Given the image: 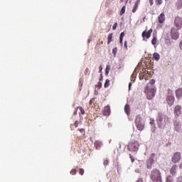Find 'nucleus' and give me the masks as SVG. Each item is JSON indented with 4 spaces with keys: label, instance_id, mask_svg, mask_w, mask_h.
Segmentation results:
<instances>
[{
    "label": "nucleus",
    "instance_id": "obj_38",
    "mask_svg": "<svg viewBox=\"0 0 182 182\" xmlns=\"http://www.w3.org/2000/svg\"><path fill=\"white\" fill-rule=\"evenodd\" d=\"M74 126H75V127H79V121H75Z\"/></svg>",
    "mask_w": 182,
    "mask_h": 182
},
{
    "label": "nucleus",
    "instance_id": "obj_15",
    "mask_svg": "<svg viewBox=\"0 0 182 182\" xmlns=\"http://www.w3.org/2000/svg\"><path fill=\"white\" fill-rule=\"evenodd\" d=\"M171 174L175 177L176 174H177V165H173L171 168Z\"/></svg>",
    "mask_w": 182,
    "mask_h": 182
},
{
    "label": "nucleus",
    "instance_id": "obj_4",
    "mask_svg": "<svg viewBox=\"0 0 182 182\" xmlns=\"http://www.w3.org/2000/svg\"><path fill=\"white\" fill-rule=\"evenodd\" d=\"M174 25L176 29L180 30L182 28V18L180 16H176L174 20Z\"/></svg>",
    "mask_w": 182,
    "mask_h": 182
},
{
    "label": "nucleus",
    "instance_id": "obj_18",
    "mask_svg": "<svg viewBox=\"0 0 182 182\" xmlns=\"http://www.w3.org/2000/svg\"><path fill=\"white\" fill-rule=\"evenodd\" d=\"M151 43L152 45H154V46L155 45H157V34H153V38L151 40Z\"/></svg>",
    "mask_w": 182,
    "mask_h": 182
},
{
    "label": "nucleus",
    "instance_id": "obj_16",
    "mask_svg": "<svg viewBox=\"0 0 182 182\" xmlns=\"http://www.w3.org/2000/svg\"><path fill=\"white\" fill-rule=\"evenodd\" d=\"M176 96L177 99H180V97H182V88H178L176 91Z\"/></svg>",
    "mask_w": 182,
    "mask_h": 182
},
{
    "label": "nucleus",
    "instance_id": "obj_13",
    "mask_svg": "<svg viewBox=\"0 0 182 182\" xmlns=\"http://www.w3.org/2000/svg\"><path fill=\"white\" fill-rule=\"evenodd\" d=\"M139 5H140V0H136L133 6L132 13L136 14L137 12V8H139Z\"/></svg>",
    "mask_w": 182,
    "mask_h": 182
},
{
    "label": "nucleus",
    "instance_id": "obj_22",
    "mask_svg": "<svg viewBox=\"0 0 182 182\" xmlns=\"http://www.w3.org/2000/svg\"><path fill=\"white\" fill-rule=\"evenodd\" d=\"M153 58L155 60H159L160 59V55L157 53H154Z\"/></svg>",
    "mask_w": 182,
    "mask_h": 182
},
{
    "label": "nucleus",
    "instance_id": "obj_51",
    "mask_svg": "<svg viewBox=\"0 0 182 182\" xmlns=\"http://www.w3.org/2000/svg\"><path fill=\"white\" fill-rule=\"evenodd\" d=\"M135 173H140V170L136 169V170H135Z\"/></svg>",
    "mask_w": 182,
    "mask_h": 182
},
{
    "label": "nucleus",
    "instance_id": "obj_25",
    "mask_svg": "<svg viewBox=\"0 0 182 182\" xmlns=\"http://www.w3.org/2000/svg\"><path fill=\"white\" fill-rule=\"evenodd\" d=\"M126 12V6H122L121 11H120V15L121 16Z\"/></svg>",
    "mask_w": 182,
    "mask_h": 182
},
{
    "label": "nucleus",
    "instance_id": "obj_1",
    "mask_svg": "<svg viewBox=\"0 0 182 182\" xmlns=\"http://www.w3.org/2000/svg\"><path fill=\"white\" fill-rule=\"evenodd\" d=\"M139 141H131L128 144V150L131 153H137L139 151Z\"/></svg>",
    "mask_w": 182,
    "mask_h": 182
},
{
    "label": "nucleus",
    "instance_id": "obj_20",
    "mask_svg": "<svg viewBox=\"0 0 182 182\" xmlns=\"http://www.w3.org/2000/svg\"><path fill=\"white\" fill-rule=\"evenodd\" d=\"M107 45H110L111 42L113 41V33H110L107 37Z\"/></svg>",
    "mask_w": 182,
    "mask_h": 182
},
{
    "label": "nucleus",
    "instance_id": "obj_44",
    "mask_svg": "<svg viewBox=\"0 0 182 182\" xmlns=\"http://www.w3.org/2000/svg\"><path fill=\"white\" fill-rule=\"evenodd\" d=\"M136 182H143V178H139Z\"/></svg>",
    "mask_w": 182,
    "mask_h": 182
},
{
    "label": "nucleus",
    "instance_id": "obj_17",
    "mask_svg": "<svg viewBox=\"0 0 182 182\" xmlns=\"http://www.w3.org/2000/svg\"><path fill=\"white\" fill-rule=\"evenodd\" d=\"M102 146H103V143H102V141H96L95 142V146L96 147L97 150H99Z\"/></svg>",
    "mask_w": 182,
    "mask_h": 182
},
{
    "label": "nucleus",
    "instance_id": "obj_8",
    "mask_svg": "<svg viewBox=\"0 0 182 182\" xmlns=\"http://www.w3.org/2000/svg\"><path fill=\"white\" fill-rule=\"evenodd\" d=\"M181 160V154L180 152H176L173 154L172 158V163L176 164Z\"/></svg>",
    "mask_w": 182,
    "mask_h": 182
},
{
    "label": "nucleus",
    "instance_id": "obj_33",
    "mask_svg": "<svg viewBox=\"0 0 182 182\" xmlns=\"http://www.w3.org/2000/svg\"><path fill=\"white\" fill-rule=\"evenodd\" d=\"M78 130H79V132L81 133V134H82V136H85V129H78Z\"/></svg>",
    "mask_w": 182,
    "mask_h": 182
},
{
    "label": "nucleus",
    "instance_id": "obj_32",
    "mask_svg": "<svg viewBox=\"0 0 182 182\" xmlns=\"http://www.w3.org/2000/svg\"><path fill=\"white\" fill-rule=\"evenodd\" d=\"M154 119H151L150 124L151 126H153L154 127H156V124H154Z\"/></svg>",
    "mask_w": 182,
    "mask_h": 182
},
{
    "label": "nucleus",
    "instance_id": "obj_47",
    "mask_svg": "<svg viewBox=\"0 0 182 182\" xmlns=\"http://www.w3.org/2000/svg\"><path fill=\"white\" fill-rule=\"evenodd\" d=\"M77 107L75 109L74 114H77Z\"/></svg>",
    "mask_w": 182,
    "mask_h": 182
},
{
    "label": "nucleus",
    "instance_id": "obj_27",
    "mask_svg": "<svg viewBox=\"0 0 182 182\" xmlns=\"http://www.w3.org/2000/svg\"><path fill=\"white\" fill-rule=\"evenodd\" d=\"M77 109H79L81 114H85V112L83 107H77Z\"/></svg>",
    "mask_w": 182,
    "mask_h": 182
},
{
    "label": "nucleus",
    "instance_id": "obj_43",
    "mask_svg": "<svg viewBox=\"0 0 182 182\" xmlns=\"http://www.w3.org/2000/svg\"><path fill=\"white\" fill-rule=\"evenodd\" d=\"M124 46L125 49L127 50V49H128L127 48V41L124 42Z\"/></svg>",
    "mask_w": 182,
    "mask_h": 182
},
{
    "label": "nucleus",
    "instance_id": "obj_39",
    "mask_svg": "<svg viewBox=\"0 0 182 182\" xmlns=\"http://www.w3.org/2000/svg\"><path fill=\"white\" fill-rule=\"evenodd\" d=\"M70 173L73 174V176H75L76 174V169H73Z\"/></svg>",
    "mask_w": 182,
    "mask_h": 182
},
{
    "label": "nucleus",
    "instance_id": "obj_41",
    "mask_svg": "<svg viewBox=\"0 0 182 182\" xmlns=\"http://www.w3.org/2000/svg\"><path fill=\"white\" fill-rule=\"evenodd\" d=\"M89 72H90L89 68H86L85 71V75H89Z\"/></svg>",
    "mask_w": 182,
    "mask_h": 182
},
{
    "label": "nucleus",
    "instance_id": "obj_2",
    "mask_svg": "<svg viewBox=\"0 0 182 182\" xmlns=\"http://www.w3.org/2000/svg\"><path fill=\"white\" fill-rule=\"evenodd\" d=\"M144 93L146 94V98L148 100H152V99L156 96V90L153 87H150L147 85L145 87Z\"/></svg>",
    "mask_w": 182,
    "mask_h": 182
},
{
    "label": "nucleus",
    "instance_id": "obj_26",
    "mask_svg": "<svg viewBox=\"0 0 182 182\" xmlns=\"http://www.w3.org/2000/svg\"><path fill=\"white\" fill-rule=\"evenodd\" d=\"M109 86H110V80H106L104 87H109Z\"/></svg>",
    "mask_w": 182,
    "mask_h": 182
},
{
    "label": "nucleus",
    "instance_id": "obj_14",
    "mask_svg": "<svg viewBox=\"0 0 182 182\" xmlns=\"http://www.w3.org/2000/svg\"><path fill=\"white\" fill-rule=\"evenodd\" d=\"M158 19L159 23H164V21H166V16L164 15V13H161L158 17Z\"/></svg>",
    "mask_w": 182,
    "mask_h": 182
},
{
    "label": "nucleus",
    "instance_id": "obj_36",
    "mask_svg": "<svg viewBox=\"0 0 182 182\" xmlns=\"http://www.w3.org/2000/svg\"><path fill=\"white\" fill-rule=\"evenodd\" d=\"M154 83H156V80L154 79H152L149 81L150 85H154Z\"/></svg>",
    "mask_w": 182,
    "mask_h": 182
},
{
    "label": "nucleus",
    "instance_id": "obj_19",
    "mask_svg": "<svg viewBox=\"0 0 182 182\" xmlns=\"http://www.w3.org/2000/svg\"><path fill=\"white\" fill-rule=\"evenodd\" d=\"M124 112L126 113V114H127V116H129V114H130V105H126L124 107Z\"/></svg>",
    "mask_w": 182,
    "mask_h": 182
},
{
    "label": "nucleus",
    "instance_id": "obj_35",
    "mask_svg": "<svg viewBox=\"0 0 182 182\" xmlns=\"http://www.w3.org/2000/svg\"><path fill=\"white\" fill-rule=\"evenodd\" d=\"M116 28H117V23H114L112 26V30L116 31Z\"/></svg>",
    "mask_w": 182,
    "mask_h": 182
},
{
    "label": "nucleus",
    "instance_id": "obj_11",
    "mask_svg": "<svg viewBox=\"0 0 182 182\" xmlns=\"http://www.w3.org/2000/svg\"><path fill=\"white\" fill-rule=\"evenodd\" d=\"M175 130L176 132H182L181 123L178 120L174 122Z\"/></svg>",
    "mask_w": 182,
    "mask_h": 182
},
{
    "label": "nucleus",
    "instance_id": "obj_28",
    "mask_svg": "<svg viewBox=\"0 0 182 182\" xmlns=\"http://www.w3.org/2000/svg\"><path fill=\"white\" fill-rule=\"evenodd\" d=\"M166 182H173V177L171 176L166 177Z\"/></svg>",
    "mask_w": 182,
    "mask_h": 182
},
{
    "label": "nucleus",
    "instance_id": "obj_29",
    "mask_svg": "<svg viewBox=\"0 0 182 182\" xmlns=\"http://www.w3.org/2000/svg\"><path fill=\"white\" fill-rule=\"evenodd\" d=\"M155 4L156 5H161V4H163V0H155Z\"/></svg>",
    "mask_w": 182,
    "mask_h": 182
},
{
    "label": "nucleus",
    "instance_id": "obj_48",
    "mask_svg": "<svg viewBox=\"0 0 182 182\" xmlns=\"http://www.w3.org/2000/svg\"><path fill=\"white\" fill-rule=\"evenodd\" d=\"M131 87H132V82H129V90H130Z\"/></svg>",
    "mask_w": 182,
    "mask_h": 182
},
{
    "label": "nucleus",
    "instance_id": "obj_30",
    "mask_svg": "<svg viewBox=\"0 0 182 182\" xmlns=\"http://www.w3.org/2000/svg\"><path fill=\"white\" fill-rule=\"evenodd\" d=\"M112 53L114 56H116V53H117V47H115L112 49Z\"/></svg>",
    "mask_w": 182,
    "mask_h": 182
},
{
    "label": "nucleus",
    "instance_id": "obj_46",
    "mask_svg": "<svg viewBox=\"0 0 182 182\" xmlns=\"http://www.w3.org/2000/svg\"><path fill=\"white\" fill-rule=\"evenodd\" d=\"M179 46H180L181 49L182 50V40L180 42Z\"/></svg>",
    "mask_w": 182,
    "mask_h": 182
},
{
    "label": "nucleus",
    "instance_id": "obj_6",
    "mask_svg": "<svg viewBox=\"0 0 182 182\" xmlns=\"http://www.w3.org/2000/svg\"><path fill=\"white\" fill-rule=\"evenodd\" d=\"M153 33V29H149L148 31H144L142 32L141 36L143 38V41H146V39H150V36H151V33Z\"/></svg>",
    "mask_w": 182,
    "mask_h": 182
},
{
    "label": "nucleus",
    "instance_id": "obj_24",
    "mask_svg": "<svg viewBox=\"0 0 182 182\" xmlns=\"http://www.w3.org/2000/svg\"><path fill=\"white\" fill-rule=\"evenodd\" d=\"M110 72V65H107L105 70V75L107 76L109 75V73Z\"/></svg>",
    "mask_w": 182,
    "mask_h": 182
},
{
    "label": "nucleus",
    "instance_id": "obj_42",
    "mask_svg": "<svg viewBox=\"0 0 182 182\" xmlns=\"http://www.w3.org/2000/svg\"><path fill=\"white\" fill-rule=\"evenodd\" d=\"M107 164H109V160H105L104 161V166H107Z\"/></svg>",
    "mask_w": 182,
    "mask_h": 182
},
{
    "label": "nucleus",
    "instance_id": "obj_56",
    "mask_svg": "<svg viewBox=\"0 0 182 182\" xmlns=\"http://www.w3.org/2000/svg\"><path fill=\"white\" fill-rule=\"evenodd\" d=\"M120 1H121V2H123L124 0H120Z\"/></svg>",
    "mask_w": 182,
    "mask_h": 182
},
{
    "label": "nucleus",
    "instance_id": "obj_34",
    "mask_svg": "<svg viewBox=\"0 0 182 182\" xmlns=\"http://www.w3.org/2000/svg\"><path fill=\"white\" fill-rule=\"evenodd\" d=\"M80 174H81V176H83V174H85V169L80 168Z\"/></svg>",
    "mask_w": 182,
    "mask_h": 182
},
{
    "label": "nucleus",
    "instance_id": "obj_49",
    "mask_svg": "<svg viewBox=\"0 0 182 182\" xmlns=\"http://www.w3.org/2000/svg\"><path fill=\"white\" fill-rule=\"evenodd\" d=\"M171 142H168L166 144V146L168 147V146H171Z\"/></svg>",
    "mask_w": 182,
    "mask_h": 182
},
{
    "label": "nucleus",
    "instance_id": "obj_5",
    "mask_svg": "<svg viewBox=\"0 0 182 182\" xmlns=\"http://www.w3.org/2000/svg\"><path fill=\"white\" fill-rule=\"evenodd\" d=\"M174 95H173L171 93H168L166 97V103L168 105V106H173V105H174Z\"/></svg>",
    "mask_w": 182,
    "mask_h": 182
},
{
    "label": "nucleus",
    "instance_id": "obj_3",
    "mask_svg": "<svg viewBox=\"0 0 182 182\" xmlns=\"http://www.w3.org/2000/svg\"><path fill=\"white\" fill-rule=\"evenodd\" d=\"M135 124L138 130L140 132L144 129V122H143V119H141V117H140V115H137L136 117Z\"/></svg>",
    "mask_w": 182,
    "mask_h": 182
},
{
    "label": "nucleus",
    "instance_id": "obj_45",
    "mask_svg": "<svg viewBox=\"0 0 182 182\" xmlns=\"http://www.w3.org/2000/svg\"><path fill=\"white\" fill-rule=\"evenodd\" d=\"M102 70H103V68L102 65L100 66V73H102Z\"/></svg>",
    "mask_w": 182,
    "mask_h": 182
},
{
    "label": "nucleus",
    "instance_id": "obj_37",
    "mask_svg": "<svg viewBox=\"0 0 182 182\" xmlns=\"http://www.w3.org/2000/svg\"><path fill=\"white\" fill-rule=\"evenodd\" d=\"M129 157H130V159H131L132 163H134V157H133V156H132V154H129Z\"/></svg>",
    "mask_w": 182,
    "mask_h": 182
},
{
    "label": "nucleus",
    "instance_id": "obj_50",
    "mask_svg": "<svg viewBox=\"0 0 182 182\" xmlns=\"http://www.w3.org/2000/svg\"><path fill=\"white\" fill-rule=\"evenodd\" d=\"M149 2H150V5H153L154 4L153 0H149Z\"/></svg>",
    "mask_w": 182,
    "mask_h": 182
},
{
    "label": "nucleus",
    "instance_id": "obj_55",
    "mask_svg": "<svg viewBox=\"0 0 182 182\" xmlns=\"http://www.w3.org/2000/svg\"><path fill=\"white\" fill-rule=\"evenodd\" d=\"M144 19H146V17H144V18H143V21H144Z\"/></svg>",
    "mask_w": 182,
    "mask_h": 182
},
{
    "label": "nucleus",
    "instance_id": "obj_40",
    "mask_svg": "<svg viewBox=\"0 0 182 182\" xmlns=\"http://www.w3.org/2000/svg\"><path fill=\"white\" fill-rule=\"evenodd\" d=\"M176 182H182V176H179L178 178H177Z\"/></svg>",
    "mask_w": 182,
    "mask_h": 182
},
{
    "label": "nucleus",
    "instance_id": "obj_54",
    "mask_svg": "<svg viewBox=\"0 0 182 182\" xmlns=\"http://www.w3.org/2000/svg\"><path fill=\"white\" fill-rule=\"evenodd\" d=\"M127 2H129V0H127V1H126V4H127Z\"/></svg>",
    "mask_w": 182,
    "mask_h": 182
},
{
    "label": "nucleus",
    "instance_id": "obj_31",
    "mask_svg": "<svg viewBox=\"0 0 182 182\" xmlns=\"http://www.w3.org/2000/svg\"><path fill=\"white\" fill-rule=\"evenodd\" d=\"M97 87L98 89H102V82L100 81L97 82Z\"/></svg>",
    "mask_w": 182,
    "mask_h": 182
},
{
    "label": "nucleus",
    "instance_id": "obj_10",
    "mask_svg": "<svg viewBox=\"0 0 182 182\" xmlns=\"http://www.w3.org/2000/svg\"><path fill=\"white\" fill-rule=\"evenodd\" d=\"M173 113L176 116V117H178L180 114H181V106L177 105L174 107Z\"/></svg>",
    "mask_w": 182,
    "mask_h": 182
},
{
    "label": "nucleus",
    "instance_id": "obj_53",
    "mask_svg": "<svg viewBox=\"0 0 182 182\" xmlns=\"http://www.w3.org/2000/svg\"><path fill=\"white\" fill-rule=\"evenodd\" d=\"M100 80H103V76L101 75V77H100Z\"/></svg>",
    "mask_w": 182,
    "mask_h": 182
},
{
    "label": "nucleus",
    "instance_id": "obj_21",
    "mask_svg": "<svg viewBox=\"0 0 182 182\" xmlns=\"http://www.w3.org/2000/svg\"><path fill=\"white\" fill-rule=\"evenodd\" d=\"M157 123H158V124H159V127H161L160 124H161V123H163V117L159 116V117H158V119H157Z\"/></svg>",
    "mask_w": 182,
    "mask_h": 182
},
{
    "label": "nucleus",
    "instance_id": "obj_9",
    "mask_svg": "<svg viewBox=\"0 0 182 182\" xmlns=\"http://www.w3.org/2000/svg\"><path fill=\"white\" fill-rule=\"evenodd\" d=\"M171 36L172 39H174L175 41H177V39L180 36V34L178 33V31H176V29L172 28L171 30Z\"/></svg>",
    "mask_w": 182,
    "mask_h": 182
},
{
    "label": "nucleus",
    "instance_id": "obj_52",
    "mask_svg": "<svg viewBox=\"0 0 182 182\" xmlns=\"http://www.w3.org/2000/svg\"><path fill=\"white\" fill-rule=\"evenodd\" d=\"M179 168H182V161H181V163L180 164V165H179Z\"/></svg>",
    "mask_w": 182,
    "mask_h": 182
},
{
    "label": "nucleus",
    "instance_id": "obj_7",
    "mask_svg": "<svg viewBox=\"0 0 182 182\" xmlns=\"http://www.w3.org/2000/svg\"><path fill=\"white\" fill-rule=\"evenodd\" d=\"M154 154H152L150 156V158L146 160V168L151 169V166H153V164L154 163Z\"/></svg>",
    "mask_w": 182,
    "mask_h": 182
},
{
    "label": "nucleus",
    "instance_id": "obj_12",
    "mask_svg": "<svg viewBox=\"0 0 182 182\" xmlns=\"http://www.w3.org/2000/svg\"><path fill=\"white\" fill-rule=\"evenodd\" d=\"M102 114L104 116H110V106L107 105L104 107Z\"/></svg>",
    "mask_w": 182,
    "mask_h": 182
},
{
    "label": "nucleus",
    "instance_id": "obj_23",
    "mask_svg": "<svg viewBox=\"0 0 182 182\" xmlns=\"http://www.w3.org/2000/svg\"><path fill=\"white\" fill-rule=\"evenodd\" d=\"M123 36H124V32L121 33L120 37H119V42H120L121 45H123Z\"/></svg>",
    "mask_w": 182,
    "mask_h": 182
}]
</instances>
